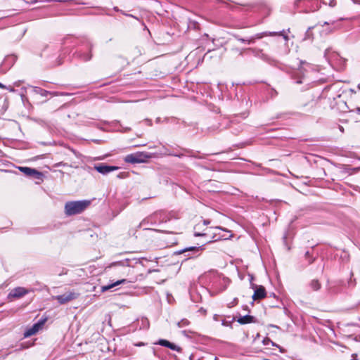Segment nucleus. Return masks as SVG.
Here are the masks:
<instances>
[{
  "instance_id": "obj_1",
  "label": "nucleus",
  "mask_w": 360,
  "mask_h": 360,
  "mask_svg": "<svg viewBox=\"0 0 360 360\" xmlns=\"http://www.w3.org/2000/svg\"><path fill=\"white\" fill-rule=\"evenodd\" d=\"M89 200L69 201L65 205V213L67 216L82 213L89 205Z\"/></svg>"
},
{
  "instance_id": "obj_2",
  "label": "nucleus",
  "mask_w": 360,
  "mask_h": 360,
  "mask_svg": "<svg viewBox=\"0 0 360 360\" xmlns=\"http://www.w3.org/2000/svg\"><path fill=\"white\" fill-rule=\"evenodd\" d=\"M324 56L331 65H335L338 70L345 69L347 60L341 57L338 53L331 52L329 49H326Z\"/></svg>"
},
{
  "instance_id": "obj_3",
  "label": "nucleus",
  "mask_w": 360,
  "mask_h": 360,
  "mask_svg": "<svg viewBox=\"0 0 360 360\" xmlns=\"http://www.w3.org/2000/svg\"><path fill=\"white\" fill-rule=\"evenodd\" d=\"M306 65L310 68V65L305 61H300V67L294 70L292 72V77L295 80L297 84H302L306 80V77L308 73L307 68L304 66Z\"/></svg>"
},
{
  "instance_id": "obj_4",
  "label": "nucleus",
  "mask_w": 360,
  "mask_h": 360,
  "mask_svg": "<svg viewBox=\"0 0 360 360\" xmlns=\"http://www.w3.org/2000/svg\"><path fill=\"white\" fill-rule=\"evenodd\" d=\"M84 46L86 51L79 50L75 53V55L82 61H89L92 58L91 49L93 45L90 41L86 39L85 42H84Z\"/></svg>"
},
{
  "instance_id": "obj_5",
  "label": "nucleus",
  "mask_w": 360,
  "mask_h": 360,
  "mask_svg": "<svg viewBox=\"0 0 360 360\" xmlns=\"http://www.w3.org/2000/svg\"><path fill=\"white\" fill-rule=\"evenodd\" d=\"M148 158L149 155L146 153H136L127 155L124 158V161L131 164L141 163L143 162Z\"/></svg>"
},
{
  "instance_id": "obj_6",
  "label": "nucleus",
  "mask_w": 360,
  "mask_h": 360,
  "mask_svg": "<svg viewBox=\"0 0 360 360\" xmlns=\"http://www.w3.org/2000/svg\"><path fill=\"white\" fill-rule=\"evenodd\" d=\"M266 36H282L286 41L289 40L288 36L285 34V30H283L280 32H264L257 33L252 36V39H253V43H255L257 39H260Z\"/></svg>"
},
{
  "instance_id": "obj_7",
  "label": "nucleus",
  "mask_w": 360,
  "mask_h": 360,
  "mask_svg": "<svg viewBox=\"0 0 360 360\" xmlns=\"http://www.w3.org/2000/svg\"><path fill=\"white\" fill-rule=\"evenodd\" d=\"M243 51H250L255 56L260 58L263 60L266 61L270 64H272L275 61L271 57H269L268 55L264 53L263 51L261 49H252V48L245 49L240 52V56H243Z\"/></svg>"
},
{
  "instance_id": "obj_8",
  "label": "nucleus",
  "mask_w": 360,
  "mask_h": 360,
  "mask_svg": "<svg viewBox=\"0 0 360 360\" xmlns=\"http://www.w3.org/2000/svg\"><path fill=\"white\" fill-rule=\"evenodd\" d=\"M229 284V280L225 278H217L216 281L212 283V288L216 292H221L225 290Z\"/></svg>"
},
{
  "instance_id": "obj_9",
  "label": "nucleus",
  "mask_w": 360,
  "mask_h": 360,
  "mask_svg": "<svg viewBox=\"0 0 360 360\" xmlns=\"http://www.w3.org/2000/svg\"><path fill=\"white\" fill-rule=\"evenodd\" d=\"M78 295L79 294L74 292H68L63 295H57L55 299L58 303L63 304L77 298Z\"/></svg>"
},
{
  "instance_id": "obj_10",
  "label": "nucleus",
  "mask_w": 360,
  "mask_h": 360,
  "mask_svg": "<svg viewBox=\"0 0 360 360\" xmlns=\"http://www.w3.org/2000/svg\"><path fill=\"white\" fill-rule=\"evenodd\" d=\"M19 170L27 176L33 177L36 179H41L42 174L36 169L27 167H19Z\"/></svg>"
},
{
  "instance_id": "obj_11",
  "label": "nucleus",
  "mask_w": 360,
  "mask_h": 360,
  "mask_svg": "<svg viewBox=\"0 0 360 360\" xmlns=\"http://www.w3.org/2000/svg\"><path fill=\"white\" fill-rule=\"evenodd\" d=\"M94 168L98 172L104 175L118 169V167L107 165L105 164L96 165Z\"/></svg>"
},
{
  "instance_id": "obj_12",
  "label": "nucleus",
  "mask_w": 360,
  "mask_h": 360,
  "mask_svg": "<svg viewBox=\"0 0 360 360\" xmlns=\"http://www.w3.org/2000/svg\"><path fill=\"white\" fill-rule=\"evenodd\" d=\"M155 344L169 348L170 349L178 352H181L182 350L180 347L165 339H160L157 342H155Z\"/></svg>"
},
{
  "instance_id": "obj_13",
  "label": "nucleus",
  "mask_w": 360,
  "mask_h": 360,
  "mask_svg": "<svg viewBox=\"0 0 360 360\" xmlns=\"http://www.w3.org/2000/svg\"><path fill=\"white\" fill-rule=\"evenodd\" d=\"M45 321L46 319L44 320H40L37 323L34 324L30 328L25 331V336L28 337L35 334L44 324Z\"/></svg>"
},
{
  "instance_id": "obj_14",
  "label": "nucleus",
  "mask_w": 360,
  "mask_h": 360,
  "mask_svg": "<svg viewBox=\"0 0 360 360\" xmlns=\"http://www.w3.org/2000/svg\"><path fill=\"white\" fill-rule=\"evenodd\" d=\"M27 292H28V290H26L25 288L17 287V288H14L13 290H12V291L9 293V296L16 297V298H20V297H22V296L25 295L26 294H27Z\"/></svg>"
},
{
  "instance_id": "obj_15",
  "label": "nucleus",
  "mask_w": 360,
  "mask_h": 360,
  "mask_svg": "<svg viewBox=\"0 0 360 360\" xmlns=\"http://www.w3.org/2000/svg\"><path fill=\"white\" fill-rule=\"evenodd\" d=\"M135 326L140 330H147L149 328L150 323L147 318L142 317L136 320V321L135 322Z\"/></svg>"
},
{
  "instance_id": "obj_16",
  "label": "nucleus",
  "mask_w": 360,
  "mask_h": 360,
  "mask_svg": "<svg viewBox=\"0 0 360 360\" xmlns=\"http://www.w3.org/2000/svg\"><path fill=\"white\" fill-rule=\"evenodd\" d=\"M266 290L264 288V287H263L262 285H260L259 286L258 288H257L254 292V295L252 296V298L256 300H261V299H263L266 297Z\"/></svg>"
},
{
  "instance_id": "obj_17",
  "label": "nucleus",
  "mask_w": 360,
  "mask_h": 360,
  "mask_svg": "<svg viewBox=\"0 0 360 360\" xmlns=\"http://www.w3.org/2000/svg\"><path fill=\"white\" fill-rule=\"evenodd\" d=\"M237 322L239 323L241 325L250 323H256L257 319L255 316H250V315H245L243 316H240L237 319Z\"/></svg>"
},
{
  "instance_id": "obj_18",
  "label": "nucleus",
  "mask_w": 360,
  "mask_h": 360,
  "mask_svg": "<svg viewBox=\"0 0 360 360\" xmlns=\"http://www.w3.org/2000/svg\"><path fill=\"white\" fill-rule=\"evenodd\" d=\"M127 283V280L126 279H121V280H119V281H117L116 282H114L111 284H109V285H103L101 286V291L102 292H105L107 290H110L111 288L120 285V284H122V283Z\"/></svg>"
},
{
  "instance_id": "obj_19",
  "label": "nucleus",
  "mask_w": 360,
  "mask_h": 360,
  "mask_svg": "<svg viewBox=\"0 0 360 360\" xmlns=\"http://www.w3.org/2000/svg\"><path fill=\"white\" fill-rule=\"evenodd\" d=\"M204 248H202V246H199V247H194V246H192V247H189V248H186L184 250H179L176 253L177 254H181V253H184V252H199L200 250H202Z\"/></svg>"
},
{
  "instance_id": "obj_20",
  "label": "nucleus",
  "mask_w": 360,
  "mask_h": 360,
  "mask_svg": "<svg viewBox=\"0 0 360 360\" xmlns=\"http://www.w3.org/2000/svg\"><path fill=\"white\" fill-rule=\"evenodd\" d=\"M310 288L314 291H317L320 290L321 285L319 280L313 279L310 281L309 284Z\"/></svg>"
},
{
  "instance_id": "obj_21",
  "label": "nucleus",
  "mask_w": 360,
  "mask_h": 360,
  "mask_svg": "<svg viewBox=\"0 0 360 360\" xmlns=\"http://www.w3.org/2000/svg\"><path fill=\"white\" fill-rule=\"evenodd\" d=\"M314 27H309L304 34V37L303 38V41H312L314 39V34L312 32V30Z\"/></svg>"
},
{
  "instance_id": "obj_22",
  "label": "nucleus",
  "mask_w": 360,
  "mask_h": 360,
  "mask_svg": "<svg viewBox=\"0 0 360 360\" xmlns=\"http://www.w3.org/2000/svg\"><path fill=\"white\" fill-rule=\"evenodd\" d=\"M153 225L154 223L152 221V217L150 216V217H148L145 219H143L140 223L137 226V229H140L141 228L142 226H147V225Z\"/></svg>"
},
{
  "instance_id": "obj_23",
  "label": "nucleus",
  "mask_w": 360,
  "mask_h": 360,
  "mask_svg": "<svg viewBox=\"0 0 360 360\" xmlns=\"http://www.w3.org/2000/svg\"><path fill=\"white\" fill-rule=\"evenodd\" d=\"M34 92L37 94H39L44 97L47 96L49 95V94H50L49 91L44 90V89H43L40 87H37V86L34 87Z\"/></svg>"
},
{
  "instance_id": "obj_24",
  "label": "nucleus",
  "mask_w": 360,
  "mask_h": 360,
  "mask_svg": "<svg viewBox=\"0 0 360 360\" xmlns=\"http://www.w3.org/2000/svg\"><path fill=\"white\" fill-rule=\"evenodd\" d=\"M129 259H126V260H124V261H119V262H113L111 264V266H129Z\"/></svg>"
},
{
  "instance_id": "obj_25",
  "label": "nucleus",
  "mask_w": 360,
  "mask_h": 360,
  "mask_svg": "<svg viewBox=\"0 0 360 360\" xmlns=\"http://www.w3.org/2000/svg\"><path fill=\"white\" fill-rule=\"evenodd\" d=\"M236 38L237 39L238 41H239L242 43H244V44H253V39H252V37H250L248 39H244V38L239 37H236Z\"/></svg>"
},
{
  "instance_id": "obj_26",
  "label": "nucleus",
  "mask_w": 360,
  "mask_h": 360,
  "mask_svg": "<svg viewBox=\"0 0 360 360\" xmlns=\"http://www.w3.org/2000/svg\"><path fill=\"white\" fill-rule=\"evenodd\" d=\"M190 324V321L186 319H183L177 323V326L179 328H183L188 326Z\"/></svg>"
},
{
  "instance_id": "obj_27",
  "label": "nucleus",
  "mask_w": 360,
  "mask_h": 360,
  "mask_svg": "<svg viewBox=\"0 0 360 360\" xmlns=\"http://www.w3.org/2000/svg\"><path fill=\"white\" fill-rule=\"evenodd\" d=\"M49 93L50 94H49V95L53 96L67 95V94L60 93V92H58V91H49Z\"/></svg>"
},
{
  "instance_id": "obj_28",
  "label": "nucleus",
  "mask_w": 360,
  "mask_h": 360,
  "mask_svg": "<svg viewBox=\"0 0 360 360\" xmlns=\"http://www.w3.org/2000/svg\"><path fill=\"white\" fill-rule=\"evenodd\" d=\"M305 257H306L307 259L308 260L309 264H311L313 262L314 259H312L311 258L310 252L309 251L306 252Z\"/></svg>"
},
{
  "instance_id": "obj_29",
  "label": "nucleus",
  "mask_w": 360,
  "mask_h": 360,
  "mask_svg": "<svg viewBox=\"0 0 360 360\" xmlns=\"http://www.w3.org/2000/svg\"><path fill=\"white\" fill-rule=\"evenodd\" d=\"M335 86L334 84L326 87V89H325L326 96H328V92L331 90H333L335 89Z\"/></svg>"
},
{
  "instance_id": "obj_30",
  "label": "nucleus",
  "mask_w": 360,
  "mask_h": 360,
  "mask_svg": "<svg viewBox=\"0 0 360 360\" xmlns=\"http://www.w3.org/2000/svg\"><path fill=\"white\" fill-rule=\"evenodd\" d=\"M212 234H213V236L212 237V240L213 241H217V240H221V236H218L215 232L212 233Z\"/></svg>"
},
{
  "instance_id": "obj_31",
  "label": "nucleus",
  "mask_w": 360,
  "mask_h": 360,
  "mask_svg": "<svg viewBox=\"0 0 360 360\" xmlns=\"http://www.w3.org/2000/svg\"><path fill=\"white\" fill-rule=\"evenodd\" d=\"M208 233L205 232V233H199V232H195L194 233V236L198 237V236H208Z\"/></svg>"
},
{
  "instance_id": "obj_32",
  "label": "nucleus",
  "mask_w": 360,
  "mask_h": 360,
  "mask_svg": "<svg viewBox=\"0 0 360 360\" xmlns=\"http://www.w3.org/2000/svg\"><path fill=\"white\" fill-rule=\"evenodd\" d=\"M40 1H46V2H51V1H57V2H65V0H41Z\"/></svg>"
},
{
  "instance_id": "obj_33",
  "label": "nucleus",
  "mask_w": 360,
  "mask_h": 360,
  "mask_svg": "<svg viewBox=\"0 0 360 360\" xmlns=\"http://www.w3.org/2000/svg\"><path fill=\"white\" fill-rule=\"evenodd\" d=\"M270 94H271V97H274L277 95V91L275 89H271Z\"/></svg>"
},
{
  "instance_id": "obj_34",
  "label": "nucleus",
  "mask_w": 360,
  "mask_h": 360,
  "mask_svg": "<svg viewBox=\"0 0 360 360\" xmlns=\"http://www.w3.org/2000/svg\"><path fill=\"white\" fill-rule=\"evenodd\" d=\"M182 333H183L184 335H185L186 337H190V335L188 334L191 333V331L183 330Z\"/></svg>"
},
{
  "instance_id": "obj_35",
  "label": "nucleus",
  "mask_w": 360,
  "mask_h": 360,
  "mask_svg": "<svg viewBox=\"0 0 360 360\" xmlns=\"http://www.w3.org/2000/svg\"><path fill=\"white\" fill-rule=\"evenodd\" d=\"M329 5L332 7L335 6L336 5V1L335 0H330Z\"/></svg>"
},
{
  "instance_id": "obj_36",
  "label": "nucleus",
  "mask_w": 360,
  "mask_h": 360,
  "mask_svg": "<svg viewBox=\"0 0 360 360\" xmlns=\"http://www.w3.org/2000/svg\"><path fill=\"white\" fill-rule=\"evenodd\" d=\"M238 303V299L237 298H235L232 302V306L235 305V304H237Z\"/></svg>"
},
{
  "instance_id": "obj_37",
  "label": "nucleus",
  "mask_w": 360,
  "mask_h": 360,
  "mask_svg": "<svg viewBox=\"0 0 360 360\" xmlns=\"http://www.w3.org/2000/svg\"><path fill=\"white\" fill-rule=\"evenodd\" d=\"M210 224V221H209V220H204V221H203V224H204V225H207V224Z\"/></svg>"
},
{
  "instance_id": "obj_38",
  "label": "nucleus",
  "mask_w": 360,
  "mask_h": 360,
  "mask_svg": "<svg viewBox=\"0 0 360 360\" xmlns=\"http://www.w3.org/2000/svg\"><path fill=\"white\" fill-rule=\"evenodd\" d=\"M70 39H72V37H70L66 38V39H65L64 43H65V44H67V43H68V40H70Z\"/></svg>"
},
{
  "instance_id": "obj_39",
  "label": "nucleus",
  "mask_w": 360,
  "mask_h": 360,
  "mask_svg": "<svg viewBox=\"0 0 360 360\" xmlns=\"http://www.w3.org/2000/svg\"><path fill=\"white\" fill-rule=\"evenodd\" d=\"M194 358H195V356H194V355H193V354H191V355L189 356V360H193V359H194Z\"/></svg>"
},
{
  "instance_id": "obj_40",
  "label": "nucleus",
  "mask_w": 360,
  "mask_h": 360,
  "mask_svg": "<svg viewBox=\"0 0 360 360\" xmlns=\"http://www.w3.org/2000/svg\"><path fill=\"white\" fill-rule=\"evenodd\" d=\"M0 88L6 89V86L3 84L0 83Z\"/></svg>"
},
{
  "instance_id": "obj_41",
  "label": "nucleus",
  "mask_w": 360,
  "mask_h": 360,
  "mask_svg": "<svg viewBox=\"0 0 360 360\" xmlns=\"http://www.w3.org/2000/svg\"><path fill=\"white\" fill-rule=\"evenodd\" d=\"M355 4H360L359 0H352Z\"/></svg>"
},
{
  "instance_id": "obj_42",
  "label": "nucleus",
  "mask_w": 360,
  "mask_h": 360,
  "mask_svg": "<svg viewBox=\"0 0 360 360\" xmlns=\"http://www.w3.org/2000/svg\"><path fill=\"white\" fill-rule=\"evenodd\" d=\"M136 346H141V345H143V343L140 342V343L136 344Z\"/></svg>"
},
{
  "instance_id": "obj_43",
  "label": "nucleus",
  "mask_w": 360,
  "mask_h": 360,
  "mask_svg": "<svg viewBox=\"0 0 360 360\" xmlns=\"http://www.w3.org/2000/svg\"><path fill=\"white\" fill-rule=\"evenodd\" d=\"M176 155V156H177V157L181 158V157H182L184 155H183V154H179V155Z\"/></svg>"
},
{
  "instance_id": "obj_44",
  "label": "nucleus",
  "mask_w": 360,
  "mask_h": 360,
  "mask_svg": "<svg viewBox=\"0 0 360 360\" xmlns=\"http://www.w3.org/2000/svg\"><path fill=\"white\" fill-rule=\"evenodd\" d=\"M330 23L328 22H324L323 24V26L325 25H329Z\"/></svg>"
},
{
  "instance_id": "obj_45",
  "label": "nucleus",
  "mask_w": 360,
  "mask_h": 360,
  "mask_svg": "<svg viewBox=\"0 0 360 360\" xmlns=\"http://www.w3.org/2000/svg\"><path fill=\"white\" fill-rule=\"evenodd\" d=\"M214 230H221V229L220 227H216L214 228Z\"/></svg>"
},
{
  "instance_id": "obj_46",
  "label": "nucleus",
  "mask_w": 360,
  "mask_h": 360,
  "mask_svg": "<svg viewBox=\"0 0 360 360\" xmlns=\"http://www.w3.org/2000/svg\"><path fill=\"white\" fill-rule=\"evenodd\" d=\"M37 0H34L32 2V4H34V3H37Z\"/></svg>"
},
{
  "instance_id": "obj_47",
  "label": "nucleus",
  "mask_w": 360,
  "mask_h": 360,
  "mask_svg": "<svg viewBox=\"0 0 360 360\" xmlns=\"http://www.w3.org/2000/svg\"><path fill=\"white\" fill-rule=\"evenodd\" d=\"M271 297H276V295H275V294H274V293H272V294L271 295Z\"/></svg>"
},
{
  "instance_id": "obj_48",
  "label": "nucleus",
  "mask_w": 360,
  "mask_h": 360,
  "mask_svg": "<svg viewBox=\"0 0 360 360\" xmlns=\"http://www.w3.org/2000/svg\"><path fill=\"white\" fill-rule=\"evenodd\" d=\"M128 15L130 16V17L136 18L133 15Z\"/></svg>"
},
{
  "instance_id": "obj_49",
  "label": "nucleus",
  "mask_w": 360,
  "mask_h": 360,
  "mask_svg": "<svg viewBox=\"0 0 360 360\" xmlns=\"http://www.w3.org/2000/svg\"><path fill=\"white\" fill-rule=\"evenodd\" d=\"M9 58L14 59L13 57H9L8 59H9Z\"/></svg>"
},
{
  "instance_id": "obj_50",
  "label": "nucleus",
  "mask_w": 360,
  "mask_h": 360,
  "mask_svg": "<svg viewBox=\"0 0 360 360\" xmlns=\"http://www.w3.org/2000/svg\"><path fill=\"white\" fill-rule=\"evenodd\" d=\"M145 230H149L150 229L148 228H144Z\"/></svg>"
},
{
  "instance_id": "obj_51",
  "label": "nucleus",
  "mask_w": 360,
  "mask_h": 360,
  "mask_svg": "<svg viewBox=\"0 0 360 360\" xmlns=\"http://www.w3.org/2000/svg\"><path fill=\"white\" fill-rule=\"evenodd\" d=\"M212 240H209L207 241V243H210Z\"/></svg>"
},
{
  "instance_id": "obj_52",
  "label": "nucleus",
  "mask_w": 360,
  "mask_h": 360,
  "mask_svg": "<svg viewBox=\"0 0 360 360\" xmlns=\"http://www.w3.org/2000/svg\"><path fill=\"white\" fill-rule=\"evenodd\" d=\"M352 356H353L354 357V356L356 357V354H352Z\"/></svg>"
}]
</instances>
